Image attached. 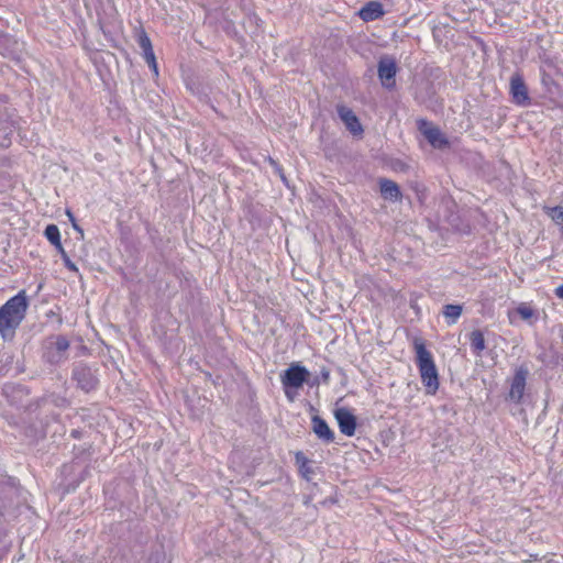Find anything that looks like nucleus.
<instances>
[{
    "instance_id": "f257e3e1",
    "label": "nucleus",
    "mask_w": 563,
    "mask_h": 563,
    "mask_svg": "<svg viewBox=\"0 0 563 563\" xmlns=\"http://www.w3.org/2000/svg\"><path fill=\"white\" fill-rule=\"evenodd\" d=\"M27 301L24 292L10 298L0 308V334L4 340H11L25 317Z\"/></svg>"
},
{
    "instance_id": "f03ea898",
    "label": "nucleus",
    "mask_w": 563,
    "mask_h": 563,
    "mask_svg": "<svg viewBox=\"0 0 563 563\" xmlns=\"http://www.w3.org/2000/svg\"><path fill=\"white\" fill-rule=\"evenodd\" d=\"M416 363L419 368L421 382L428 395H435L439 389V374L432 354L427 350L422 339L413 340Z\"/></svg>"
},
{
    "instance_id": "7ed1b4c3",
    "label": "nucleus",
    "mask_w": 563,
    "mask_h": 563,
    "mask_svg": "<svg viewBox=\"0 0 563 563\" xmlns=\"http://www.w3.org/2000/svg\"><path fill=\"white\" fill-rule=\"evenodd\" d=\"M309 377V372L305 366L291 364L280 376L285 395L289 401H294L297 390L303 386Z\"/></svg>"
},
{
    "instance_id": "20e7f679",
    "label": "nucleus",
    "mask_w": 563,
    "mask_h": 563,
    "mask_svg": "<svg viewBox=\"0 0 563 563\" xmlns=\"http://www.w3.org/2000/svg\"><path fill=\"white\" fill-rule=\"evenodd\" d=\"M69 341L63 335L49 338L45 345L44 357L51 364H59L67 358Z\"/></svg>"
},
{
    "instance_id": "39448f33",
    "label": "nucleus",
    "mask_w": 563,
    "mask_h": 563,
    "mask_svg": "<svg viewBox=\"0 0 563 563\" xmlns=\"http://www.w3.org/2000/svg\"><path fill=\"white\" fill-rule=\"evenodd\" d=\"M73 379L77 383V386L86 393L96 389L99 382L96 372L84 363L75 364L73 368Z\"/></svg>"
},
{
    "instance_id": "423d86ee",
    "label": "nucleus",
    "mask_w": 563,
    "mask_h": 563,
    "mask_svg": "<svg viewBox=\"0 0 563 563\" xmlns=\"http://www.w3.org/2000/svg\"><path fill=\"white\" fill-rule=\"evenodd\" d=\"M418 130L433 148L443 150L449 147L446 136L431 122L424 119L418 120Z\"/></svg>"
},
{
    "instance_id": "0eeeda50",
    "label": "nucleus",
    "mask_w": 563,
    "mask_h": 563,
    "mask_svg": "<svg viewBox=\"0 0 563 563\" xmlns=\"http://www.w3.org/2000/svg\"><path fill=\"white\" fill-rule=\"evenodd\" d=\"M397 63L393 56L384 55L379 58L377 65L378 78L385 88L395 86V76L397 74Z\"/></svg>"
},
{
    "instance_id": "6e6552de",
    "label": "nucleus",
    "mask_w": 563,
    "mask_h": 563,
    "mask_svg": "<svg viewBox=\"0 0 563 563\" xmlns=\"http://www.w3.org/2000/svg\"><path fill=\"white\" fill-rule=\"evenodd\" d=\"M510 95L514 102L518 106H527L530 103L528 87L525 84L520 73H515L510 77Z\"/></svg>"
},
{
    "instance_id": "1a4fd4ad",
    "label": "nucleus",
    "mask_w": 563,
    "mask_h": 563,
    "mask_svg": "<svg viewBox=\"0 0 563 563\" xmlns=\"http://www.w3.org/2000/svg\"><path fill=\"white\" fill-rule=\"evenodd\" d=\"M528 374L526 367H519L512 377L508 398L515 404H519L523 397Z\"/></svg>"
},
{
    "instance_id": "9d476101",
    "label": "nucleus",
    "mask_w": 563,
    "mask_h": 563,
    "mask_svg": "<svg viewBox=\"0 0 563 563\" xmlns=\"http://www.w3.org/2000/svg\"><path fill=\"white\" fill-rule=\"evenodd\" d=\"M341 433L353 437L356 430V417L346 408H339L334 412Z\"/></svg>"
},
{
    "instance_id": "9b49d317",
    "label": "nucleus",
    "mask_w": 563,
    "mask_h": 563,
    "mask_svg": "<svg viewBox=\"0 0 563 563\" xmlns=\"http://www.w3.org/2000/svg\"><path fill=\"white\" fill-rule=\"evenodd\" d=\"M22 44L8 35H0V54L14 62H20Z\"/></svg>"
},
{
    "instance_id": "f8f14e48",
    "label": "nucleus",
    "mask_w": 563,
    "mask_h": 563,
    "mask_svg": "<svg viewBox=\"0 0 563 563\" xmlns=\"http://www.w3.org/2000/svg\"><path fill=\"white\" fill-rule=\"evenodd\" d=\"M338 114H339L340 119L344 122L346 129L353 135H358L363 132L362 125H361L357 117L354 114V112L350 108H347L345 106H339Z\"/></svg>"
},
{
    "instance_id": "ddd939ff",
    "label": "nucleus",
    "mask_w": 563,
    "mask_h": 563,
    "mask_svg": "<svg viewBox=\"0 0 563 563\" xmlns=\"http://www.w3.org/2000/svg\"><path fill=\"white\" fill-rule=\"evenodd\" d=\"M312 431L314 434L324 443H331L334 441V432L330 429L329 424L324 419L319 416H313L311 419Z\"/></svg>"
},
{
    "instance_id": "4468645a",
    "label": "nucleus",
    "mask_w": 563,
    "mask_h": 563,
    "mask_svg": "<svg viewBox=\"0 0 563 563\" xmlns=\"http://www.w3.org/2000/svg\"><path fill=\"white\" fill-rule=\"evenodd\" d=\"M385 11L379 1L367 2L358 12L360 18L365 21H375L384 15Z\"/></svg>"
},
{
    "instance_id": "2eb2a0df",
    "label": "nucleus",
    "mask_w": 563,
    "mask_h": 563,
    "mask_svg": "<svg viewBox=\"0 0 563 563\" xmlns=\"http://www.w3.org/2000/svg\"><path fill=\"white\" fill-rule=\"evenodd\" d=\"M379 189L383 198L386 200L398 201L401 199L400 188L394 180L382 178L379 180Z\"/></svg>"
},
{
    "instance_id": "dca6fc26",
    "label": "nucleus",
    "mask_w": 563,
    "mask_h": 563,
    "mask_svg": "<svg viewBox=\"0 0 563 563\" xmlns=\"http://www.w3.org/2000/svg\"><path fill=\"white\" fill-rule=\"evenodd\" d=\"M470 342L473 352L478 356L486 349L484 334L479 330H474L471 332Z\"/></svg>"
},
{
    "instance_id": "f3484780",
    "label": "nucleus",
    "mask_w": 563,
    "mask_h": 563,
    "mask_svg": "<svg viewBox=\"0 0 563 563\" xmlns=\"http://www.w3.org/2000/svg\"><path fill=\"white\" fill-rule=\"evenodd\" d=\"M44 235L57 250H62L60 233L56 224H48L45 228Z\"/></svg>"
},
{
    "instance_id": "a211bd4d",
    "label": "nucleus",
    "mask_w": 563,
    "mask_h": 563,
    "mask_svg": "<svg viewBox=\"0 0 563 563\" xmlns=\"http://www.w3.org/2000/svg\"><path fill=\"white\" fill-rule=\"evenodd\" d=\"M463 311L460 305H445L443 308V316L449 320V324H453L461 317Z\"/></svg>"
},
{
    "instance_id": "6ab92c4d",
    "label": "nucleus",
    "mask_w": 563,
    "mask_h": 563,
    "mask_svg": "<svg viewBox=\"0 0 563 563\" xmlns=\"http://www.w3.org/2000/svg\"><path fill=\"white\" fill-rule=\"evenodd\" d=\"M550 218L554 221L555 224L563 228V207H553L549 210Z\"/></svg>"
},
{
    "instance_id": "aec40b11",
    "label": "nucleus",
    "mask_w": 563,
    "mask_h": 563,
    "mask_svg": "<svg viewBox=\"0 0 563 563\" xmlns=\"http://www.w3.org/2000/svg\"><path fill=\"white\" fill-rule=\"evenodd\" d=\"M143 57L145 62L148 64V66L153 69V71L157 75V64L154 55L153 47L150 48V51L145 49L143 51Z\"/></svg>"
},
{
    "instance_id": "412c9836",
    "label": "nucleus",
    "mask_w": 563,
    "mask_h": 563,
    "mask_svg": "<svg viewBox=\"0 0 563 563\" xmlns=\"http://www.w3.org/2000/svg\"><path fill=\"white\" fill-rule=\"evenodd\" d=\"M517 312L523 320H529L534 316L533 309L527 306L526 303L519 305L517 308Z\"/></svg>"
},
{
    "instance_id": "4be33fe9",
    "label": "nucleus",
    "mask_w": 563,
    "mask_h": 563,
    "mask_svg": "<svg viewBox=\"0 0 563 563\" xmlns=\"http://www.w3.org/2000/svg\"><path fill=\"white\" fill-rule=\"evenodd\" d=\"M541 81L549 92H553V87H555L556 85L553 78L544 70H542L541 73Z\"/></svg>"
},
{
    "instance_id": "5701e85b",
    "label": "nucleus",
    "mask_w": 563,
    "mask_h": 563,
    "mask_svg": "<svg viewBox=\"0 0 563 563\" xmlns=\"http://www.w3.org/2000/svg\"><path fill=\"white\" fill-rule=\"evenodd\" d=\"M139 46L141 47L142 51H145V49L150 51V48H152L151 40L145 32H142L139 35Z\"/></svg>"
},
{
    "instance_id": "b1692460",
    "label": "nucleus",
    "mask_w": 563,
    "mask_h": 563,
    "mask_svg": "<svg viewBox=\"0 0 563 563\" xmlns=\"http://www.w3.org/2000/svg\"><path fill=\"white\" fill-rule=\"evenodd\" d=\"M12 134V129L8 131V129H0V146L5 147L10 144V135Z\"/></svg>"
},
{
    "instance_id": "393cba45",
    "label": "nucleus",
    "mask_w": 563,
    "mask_h": 563,
    "mask_svg": "<svg viewBox=\"0 0 563 563\" xmlns=\"http://www.w3.org/2000/svg\"><path fill=\"white\" fill-rule=\"evenodd\" d=\"M62 254V258L64 261V264L65 266L69 269V271H73V272H77L78 268L77 266L75 265V263H73L70 261V258L68 257V255L66 254V252L64 251V249L62 247V250H58Z\"/></svg>"
},
{
    "instance_id": "a878e982",
    "label": "nucleus",
    "mask_w": 563,
    "mask_h": 563,
    "mask_svg": "<svg viewBox=\"0 0 563 563\" xmlns=\"http://www.w3.org/2000/svg\"><path fill=\"white\" fill-rule=\"evenodd\" d=\"M269 163L274 166L276 173L279 175L282 180L286 181V177L284 175V172H283L282 167L273 158H269Z\"/></svg>"
},
{
    "instance_id": "bb28decb",
    "label": "nucleus",
    "mask_w": 563,
    "mask_h": 563,
    "mask_svg": "<svg viewBox=\"0 0 563 563\" xmlns=\"http://www.w3.org/2000/svg\"><path fill=\"white\" fill-rule=\"evenodd\" d=\"M320 378L322 383L328 384L330 380V371L327 367H322L320 371Z\"/></svg>"
},
{
    "instance_id": "cd10ccee",
    "label": "nucleus",
    "mask_w": 563,
    "mask_h": 563,
    "mask_svg": "<svg viewBox=\"0 0 563 563\" xmlns=\"http://www.w3.org/2000/svg\"><path fill=\"white\" fill-rule=\"evenodd\" d=\"M67 216L69 217L70 221L73 222V228L78 231L81 235L84 234L82 229L75 222V218L70 211H67Z\"/></svg>"
},
{
    "instance_id": "c85d7f7f",
    "label": "nucleus",
    "mask_w": 563,
    "mask_h": 563,
    "mask_svg": "<svg viewBox=\"0 0 563 563\" xmlns=\"http://www.w3.org/2000/svg\"><path fill=\"white\" fill-rule=\"evenodd\" d=\"M67 216L69 217L70 221L73 222V228L78 231L81 235L84 234L82 229L75 222V218L70 211H67Z\"/></svg>"
},
{
    "instance_id": "c756f323",
    "label": "nucleus",
    "mask_w": 563,
    "mask_h": 563,
    "mask_svg": "<svg viewBox=\"0 0 563 563\" xmlns=\"http://www.w3.org/2000/svg\"><path fill=\"white\" fill-rule=\"evenodd\" d=\"M296 462L301 464V465H305L307 463V459H306V456L303 455L302 452H297L296 453Z\"/></svg>"
},
{
    "instance_id": "7c9ffc66",
    "label": "nucleus",
    "mask_w": 563,
    "mask_h": 563,
    "mask_svg": "<svg viewBox=\"0 0 563 563\" xmlns=\"http://www.w3.org/2000/svg\"><path fill=\"white\" fill-rule=\"evenodd\" d=\"M554 294L558 298L563 299V284L555 288Z\"/></svg>"
}]
</instances>
